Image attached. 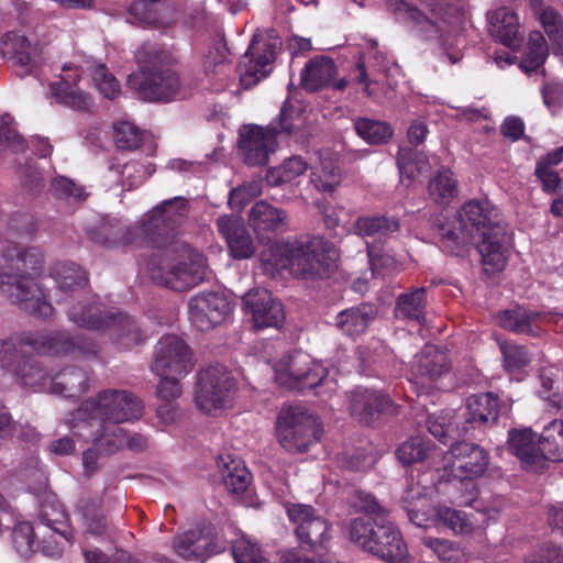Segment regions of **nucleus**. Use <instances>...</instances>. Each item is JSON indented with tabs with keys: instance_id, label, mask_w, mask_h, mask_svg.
Segmentation results:
<instances>
[{
	"instance_id": "obj_1",
	"label": "nucleus",
	"mask_w": 563,
	"mask_h": 563,
	"mask_svg": "<svg viewBox=\"0 0 563 563\" xmlns=\"http://www.w3.org/2000/svg\"><path fill=\"white\" fill-rule=\"evenodd\" d=\"M457 227L442 233V244L450 253L460 254L478 234L476 243L484 269L488 274L501 271L507 263L505 230L498 209L487 199H472L457 212Z\"/></svg>"
},
{
	"instance_id": "obj_2",
	"label": "nucleus",
	"mask_w": 563,
	"mask_h": 563,
	"mask_svg": "<svg viewBox=\"0 0 563 563\" xmlns=\"http://www.w3.org/2000/svg\"><path fill=\"white\" fill-rule=\"evenodd\" d=\"M338 257L335 246L322 236L294 244L275 241L261 253L262 264L272 276L288 271L294 277L305 280L328 278L335 268Z\"/></svg>"
},
{
	"instance_id": "obj_3",
	"label": "nucleus",
	"mask_w": 563,
	"mask_h": 563,
	"mask_svg": "<svg viewBox=\"0 0 563 563\" xmlns=\"http://www.w3.org/2000/svg\"><path fill=\"white\" fill-rule=\"evenodd\" d=\"M45 256L36 246L9 245L1 256V264L10 275L9 297L22 310L38 318H48L54 308L36 283L44 268Z\"/></svg>"
},
{
	"instance_id": "obj_4",
	"label": "nucleus",
	"mask_w": 563,
	"mask_h": 563,
	"mask_svg": "<svg viewBox=\"0 0 563 563\" xmlns=\"http://www.w3.org/2000/svg\"><path fill=\"white\" fill-rule=\"evenodd\" d=\"M59 80L49 84V96L58 103L77 110H88L92 98L77 86L82 74L90 76L95 87L104 98L113 100L121 87L107 66L96 59H85L80 65L65 64Z\"/></svg>"
},
{
	"instance_id": "obj_5",
	"label": "nucleus",
	"mask_w": 563,
	"mask_h": 563,
	"mask_svg": "<svg viewBox=\"0 0 563 563\" xmlns=\"http://www.w3.org/2000/svg\"><path fill=\"white\" fill-rule=\"evenodd\" d=\"M152 280L174 291H188L207 277L205 256L186 245L172 247L154 254L147 263Z\"/></svg>"
},
{
	"instance_id": "obj_6",
	"label": "nucleus",
	"mask_w": 563,
	"mask_h": 563,
	"mask_svg": "<svg viewBox=\"0 0 563 563\" xmlns=\"http://www.w3.org/2000/svg\"><path fill=\"white\" fill-rule=\"evenodd\" d=\"M188 201L184 197H175L163 201L150 211L140 222L130 228H121L118 222L103 224L101 233L104 244H142L155 242L156 236L173 231L187 217Z\"/></svg>"
},
{
	"instance_id": "obj_7",
	"label": "nucleus",
	"mask_w": 563,
	"mask_h": 563,
	"mask_svg": "<svg viewBox=\"0 0 563 563\" xmlns=\"http://www.w3.org/2000/svg\"><path fill=\"white\" fill-rule=\"evenodd\" d=\"M143 402L128 390L107 389L87 399L68 421L71 428L92 426V422L123 423L143 416Z\"/></svg>"
},
{
	"instance_id": "obj_8",
	"label": "nucleus",
	"mask_w": 563,
	"mask_h": 563,
	"mask_svg": "<svg viewBox=\"0 0 563 563\" xmlns=\"http://www.w3.org/2000/svg\"><path fill=\"white\" fill-rule=\"evenodd\" d=\"M437 9L432 0H402L397 5V14L412 23L416 32L426 40L441 41L443 57L451 64L460 60L459 52H449L446 44L459 22L455 10Z\"/></svg>"
},
{
	"instance_id": "obj_9",
	"label": "nucleus",
	"mask_w": 563,
	"mask_h": 563,
	"mask_svg": "<svg viewBox=\"0 0 563 563\" xmlns=\"http://www.w3.org/2000/svg\"><path fill=\"white\" fill-rule=\"evenodd\" d=\"M350 539L364 551L389 563H396L408 554L400 531L393 522L382 518L379 521L364 516L351 521Z\"/></svg>"
},
{
	"instance_id": "obj_10",
	"label": "nucleus",
	"mask_w": 563,
	"mask_h": 563,
	"mask_svg": "<svg viewBox=\"0 0 563 563\" xmlns=\"http://www.w3.org/2000/svg\"><path fill=\"white\" fill-rule=\"evenodd\" d=\"M236 393V380L221 364L206 367L198 374L195 402L199 410L218 415L231 408Z\"/></svg>"
},
{
	"instance_id": "obj_11",
	"label": "nucleus",
	"mask_w": 563,
	"mask_h": 563,
	"mask_svg": "<svg viewBox=\"0 0 563 563\" xmlns=\"http://www.w3.org/2000/svg\"><path fill=\"white\" fill-rule=\"evenodd\" d=\"M278 443L290 453H303L321 438L318 418L303 407L283 408L276 421Z\"/></svg>"
},
{
	"instance_id": "obj_12",
	"label": "nucleus",
	"mask_w": 563,
	"mask_h": 563,
	"mask_svg": "<svg viewBox=\"0 0 563 563\" xmlns=\"http://www.w3.org/2000/svg\"><path fill=\"white\" fill-rule=\"evenodd\" d=\"M291 115L286 107L280 111L279 130L276 125L267 128L258 125H245L240 130L239 151L243 161L250 166H263L267 164L269 155L277 147L276 136L279 132L291 134L294 125Z\"/></svg>"
},
{
	"instance_id": "obj_13",
	"label": "nucleus",
	"mask_w": 563,
	"mask_h": 563,
	"mask_svg": "<svg viewBox=\"0 0 563 563\" xmlns=\"http://www.w3.org/2000/svg\"><path fill=\"white\" fill-rule=\"evenodd\" d=\"M68 318L76 325L86 329L110 328L126 347L142 341V333L135 322L123 313L102 316L99 307L78 302L68 310Z\"/></svg>"
},
{
	"instance_id": "obj_14",
	"label": "nucleus",
	"mask_w": 563,
	"mask_h": 563,
	"mask_svg": "<svg viewBox=\"0 0 563 563\" xmlns=\"http://www.w3.org/2000/svg\"><path fill=\"white\" fill-rule=\"evenodd\" d=\"M280 40L273 31L258 32L254 35L249 49L240 64V80L244 88L255 86L272 71L276 49Z\"/></svg>"
},
{
	"instance_id": "obj_15",
	"label": "nucleus",
	"mask_w": 563,
	"mask_h": 563,
	"mask_svg": "<svg viewBox=\"0 0 563 563\" xmlns=\"http://www.w3.org/2000/svg\"><path fill=\"white\" fill-rule=\"evenodd\" d=\"M325 376V368L301 351L284 356L275 366L277 383L290 389L313 388L321 384Z\"/></svg>"
},
{
	"instance_id": "obj_16",
	"label": "nucleus",
	"mask_w": 563,
	"mask_h": 563,
	"mask_svg": "<svg viewBox=\"0 0 563 563\" xmlns=\"http://www.w3.org/2000/svg\"><path fill=\"white\" fill-rule=\"evenodd\" d=\"M129 86L146 101H170L183 95L179 76L172 69H151L130 75Z\"/></svg>"
},
{
	"instance_id": "obj_17",
	"label": "nucleus",
	"mask_w": 563,
	"mask_h": 563,
	"mask_svg": "<svg viewBox=\"0 0 563 563\" xmlns=\"http://www.w3.org/2000/svg\"><path fill=\"white\" fill-rule=\"evenodd\" d=\"M36 536L47 542L46 537H54V544L44 545V555L59 556L64 548L73 540V530L63 506L56 501H45L41 506Z\"/></svg>"
},
{
	"instance_id": "obj_18",
	"label": "nucleus",
	"mask_w": 563,
	"mask_h": 563,
	"mask_svg": "<svg viewBox=\"0 0 563 563\" xmlns=\"http://www.w3.org/2000/svg\"><path fill=\"white\" fill-rule=\"evenodd\" d=\"M446 355L434 345H426L415 356L411 385L418 397L428 396L439 389L440 378L448 373Z\"/></svg>"
},
{
	"instance_id": "obj_19",
	"label": "nucleus",
	"mask_w": 563,
	"mask_h": 563,
	"mask_svg": "<svg viewBox=\"0 0 563 563\" xmlns=\"http://www.w3.org/2000/svg\"><path fill=\"white\" fill-rule=\"evenodd\" d=\"M188 345L176 335L163 336L156 344L152 371L158 376H185L192 368Z\"/></svg>"
},
{
	"instance_id": "obj_20",
	"label": "nucleus",
	"mask_w": 563,
	"mask_h": 563,
	"mask_svg": "<svg viewBox=\"0 0 563 563\" xmlns=\"http://www.w3.org/2000/svg\"><path fill=\"white\" fill-rule=\"evenodd\" d=\"M289 519L296 525L298 540L312 551L323 548L330 540V523L311 506L295 504L287 508Z\"/></svg>"
},
{
	"instance_id": "obj_21",
	"label": "nucleus",
	"mask_w": 563,
	"mask_h": 563,
	"mask_svg": "<svg viewBox=\"0 0 563 563\" xmlns=\"http://www.w3.org/2000/svg\"><path fill=\"white\" fill-rule=\"evenodd\" d=\"M188 309L191 324L200 331H209L221 324L232 310L228 298L218 291L192 296Z\"/></svg>"
},
{
	"instance_id": "obj_22",
	"label": "nucleus",
	"mask_w": 563,
	"mask_h": 563,
	"mask_svg": "<svg viewBox=\"0 0 563 563\" xmlns=\"http://www.w3.org/2000/svg\"><path fill=\"white\" fill-rule=\"evenodd\" d=\"M243 306L257 329H279L285 322L283 303L265 288L249 290L243 296Z\"/></svg>"
},
{
	"instance_id": "obj_23",
	"label": "nucleus",
	"mask_w": 563,
	"mask_h": 563,
	"mask_svg": "<svg viewBox=\"0 0 563 563\" xmlns=\"http://www.w3.org/2000/svg\"><path fill=\"white\" fill-rule=\"evenodd\" d=\"M223 549L210 531L199 528L178 533L172 540L173 553L185 561L205 562Z\"/></svg>"
},
{
	"instance_id": "obj_24",
	"label": "nucleus",
	"mask_w": 563,
	"mask_h": 563,
	"mask_svg": "<svg viewBox=\"0 0 563 563\" xmlns=\"http://www.w3.org/2000/svg\"><path fill=\"white\" fill-rule=\"evenodd\" d=\"M449 455L452 457L450 473L459 481L479 477L488 466L487 452L471 442L451 444Z\"/></svg>"
},
{
	"instance_id": "obj_25",
	"label": "nucleus",
	"mask_w": 563,
	"mask_h": 563,
	"mask_svg": "<svg viewBox=\"0 0 563 563\" xmlns=\"http://www.w3.org/2000/svg\"><path fill=\"white\" fill-rule=\"evenodd\" d=\"M349 409L363 424L374 423L383 413H396V407L388 396L361 387L349 394Z\"/></svg>"
},
{
	"instance_id": "obj_26",
	"label": "nucleus",
	"mask_w": 563,
	"mask_h": 563,
	"mask_svg": "<svg viewBox=\"0 0 563 563\" xmlns=\"http://www.w3.org/2000/svg\"><path fill=\"white\" fill-rule=\"evenodd\" d=\"M218 232L227 241L231 255L238 260L249 258L255 247L243 220L233 214H224L216 221Z\"/></svg>"
},
{
	"instance_id": "obj_27",
	"label": "nucleus",
	"mask_w": 563,
	"mask_h": 563,
	"mask_svg": "<svg viewBox=\"0 0 563 563\" xmlns=\"http://www.w3.org/2000/svg\"><path fill=\"white\" fill-rule=\"evenodd\" d=\"M508 446L509 451L520 460L527 471L541 472L544 470L539 437L537 438L531 429L509 431Z\"/></svg>"
},
{
	"instance_id": "obj_28",
	"label": "nucleus",
	"mask_w": 563,
	"mask_h": 563,
	"mask_svg": "<svg viewBox=\"0 0 563 563\" xmlns=\"http://www.w3.org/2000/svg\"><path fill=\"white\" fill-rule=\"evenodd\" d=\"M499 413V400L493 393L473 395L467 398L463 413L462 430L464 435L475 428L494 423Z\"/></svg>"
},
{
	"instance_id": "obj_29",
	"label": "nucleus",
	"mask_w": 563,
	"mask_h": 563,
	"mask_svg": "<svg viewBox=\"0 0 563 563\" xmlns=\"http://www.w3.org/2000/svg\"><path fill=\"white\" fill-rule=\"evenodd\" d=\"M247 221L258 236L265 233H282L289 227L287 211L265 200H258L253 205L249 211Z\"/></svg>"
},
{
	"instance_id": "obj_30",
	"label": "nucleus",
	"mask_w": 563,
	"mask_h": 563,
	"mask_svg": "<svg viewBox=\"0 0 563 563\" xmlns=\"http://www.w3.org/2000/svg\"><path fill=\"white\" fill-rule=\"evenodd\" d=\"M0 49L5 59L27 70L36 67L42 59V49L38 45L32 44L24 35L16 32L3 34Z\"/></svg>"
},
{
	"instance_id": "obj_31",
	"label": "nucleus",
	"mask_w": 563,
	"mask_h": 563,
	"mask_svg": "<svg viewBox=\"0 0 563 563\" xmlns=\"http://www.w3.org/2000/svg\"><path fill=\"white\" fill-rule=\"evenodd\" d=\"M22 342L35 352L48 355H68L77 349L82 350L77 342L63 332L30 333L23 336Z\"/></svg>"
},
{
	"instance_id": "obj_32",
	"label": "nucleus",
	"mask_w": 563,
	"mask_h": 563,
	"mask_svg": "<svg viewBox=\"0 0 563 563\" xmlns=\"http://www.w3.org/2000/svg\"><path fill=\"white\" fill-rule=\"evenodd\" d=\"M490 34L506 46L516 48L521 43L517 14L509 8H499L490 15Z\"/></svg>"
},
{
	"instance_id": "obj_33",
	"label": "nucleus",
	"mask_w": 563,
	"mask_h": 563,
	"mask_svg": "<svg viewBox=\"0 0 563 563\" xmlns=\"http://www.w3.org/2000/svg\"><path fill=\"white\" fill-rule=\"evenodd\" d=\"M338 73L332 58L316 56L307 62L301 71V85L308 91H317L329 86Z\"/></svg>"
},
{
	"instance_id": "obj_34",
	"label": "nucleus",
	"mask_w": 563,
	"mask_h": 563,
	"mask_svg": "<svg viewBox=\"0 0 563 563\" xmlns=\"http://www.w3.org/2000/svg\"><path fill=\"white\" fill-rule=\"evenodd\" d=\"M542 314L538 311H530L518 307L516 309L506 310L498 316L499 324L509 331L518 334L539 335L541 329Z\"/></svg>"
},
{
	"instance_id": "obj_35",
	"label": "nucleus",
	"mask_w": 563,
	"mask_h": 563,
	"mask_svg": "<svg viewBox=\"0 0 563 563\" xmlns=\"http://www.w3.org/2000/svg\"><path fill=\"white\" fill-rule=\"evenodd\" d=\"M51 276L57 287V301H63L69 292L84 287L87 283L86 273L74 263L58 262L51 268Z\"/></svg>"
},
{
	"instance_id": "obj_36",
	"label": "nucleus",
	"mask_w": 563,
	"mask_h": 563,
	"mask_svg": "<svg viewBox=\"0 0 563 563\" xmlns=\"http://www.w3.org/2000/svg\"><path fill=\"white\" fill-rule=\"evenodd\" d=\"M155 168L151 164L140 162L114 163L109 167L107 177L115 180L123 189L131 190L153 175Z\"/></svg>"
},
{
	"instance_id": "obj_37",
	"label": "nucleus",
	"mask_w": 563,
	"mask_h": 563,
	"mask_svg": "<svg viewBox=\"0 0 563 563\" xmlns=\"http://www.w3.org/2000/svg\"><path fill=\"white\" fill-rule=\"evenodd\" d=\"M376 313L375 306L369 303L353 307L336 316V327L346 335H357L367 329Z\"/></svg>"
},
{
	"instance_id": "obj_38",
	"label": "nucleus",
	"mask_w": 563,
	"mask_h": 563,
	"mask_svg": "<svg viewBox=\"0 0 563 563\" xmlns=\"http://www.w3.org/2000/svg\"><path fill=\"white\" fill-rule=\"evenodd\" d=\"M81 527L86 534L103 537L109 530V523L104 517L98 498H82L77 506Z\"/></svg>"
},
{
	"instance_id": "obj_39",
	"label": "nucleus",
	"mask_w": 563,
	"mask_h": 563,
	"mask_svg": "<svg viewBox=\"0 0 563 563\" xmlns=\"http://www.w3.org/2000/svg\"><path fill=\"white\" fill-rule=\"evenodd\" d=\"M426 490L419 483H412L402 495L404 508L408 518L417 527L427 526L429 519L430 500Z\"/></svg>"
},
{
	"instance_id": "obj_40",
	"label": "nucleus",
	"mask_w": 563,
	"mask_h": 563,
	"mask_svg": "<svg viewBox=\"0 0 563 563\" xmlns=\"http://www.w3.org/2000/svg\"><path fill=\"white\" fill-rule=\"evenodd\" d=\"M88 389L87 373L78 368H67L52 376L49 393L76 397Z\"/></svg>"
},
{
	"instance_id": "obj_41",
	"label": "nucleus",
	"mask_w": 563,
	"mask_h": 563,
	"mask_svg": "<svg viewBox=\"0 0 563 563\" xmlns=\"http://www.w3.org/2000/svg\"><path fill=\"white\" fill-rule=\"evenodd\" d=\"M353 228L357 235L383 240L397 232L400 225L394 217L373 216L360 217Z\"/></svg>"
},
{
	"instance_id": "obj_42",
	"label": "nucleus",
	"mask_w": 563,
	"mask_h": 563,
	"mask_svg": "<svg viewBox=\"0 0 563 563\" xmlns=\"http://www.w3.org/2000/svg\"><path fill=\"white\" fill-rule=\"evenodd\" d=\"M113 422H92V441L104 452L111 454L125 446L126 431Z\"/></svg>"
},
{
	"instance_id": "obj_43",
	"label": "nucleus",
	"mask_w": 563,
	"mask_h": 563,
	"mask_svg": "<svg viewBox=\"0 0 563 563\" xmlns=\"http://www.w3.org/2000/svg\"><path fill=\"white\" fill-rule=\"evenodd\" d=\"M426 288H416L410 292L401 294L397 298L395 314L398 319L413 320L419 323L426 321Z\"/></svg>"
},
{
	"instance_id": "obj_44",
	"label": "nucleus",
	"mask_w": 563,
	"mask_h": 563,
	"mask_svg": "<svg viewBox=\"0 0 563 563\" xmlns=\"http://www.w3.org/2000/svg\"><path fill=\"white\" fill-rule=\"evenodd\" d=\"M539 444L544 466L548 461H563V421L555 419L545 426L539 435Z\"/></svg>"
},
{
	"instance_id": "obj_45",
	"label": "nucleus",
	"mask_w": 563,
	"mask_h": 563,
	"mask_svg": "<svg viewBox=\"0 0 563 563\" xmlns=\"http://www.w3.org/2000/svg\"><path fill=\"white\" fill-rule=\"evenodd\" d=\"M428 192L438 205H449L457 197V179L450 169H440L429 181Z\"/></svg>"
},
{
	"instance_id": "obj_46",
	"label": "nucleus",
	"mask_w": 563,
	"mask_h": 563,
	"mask_svg": "<svg viewBox=\"0 0 563 563\" xmlns=\"http://www.w3.org/2000/svg\"><path fill=\"white\" fill-rule=\"evenodd\" d=\"M434 518L437 522L443 525L455 534H470L476 523L472 517L463 510L439 506L434 509Z\"/></svg>"
},
{
	"instance_id": "obj_47",
	"label": "nucleus",
	"mask_w": 563,
	"mask_h": 563,
	"mask_svg": "<svg viewBox=\"0 0 563 563\" xmlns=\"http://www.w3.org/2000/svg\"><path fill=\"white\" fill-rule=\"evenodd\" d=\"M355 131L363 141L371 145L385 144L393 136V129L388 123L368 118L357 119Z\"/></svg>"
},
{
	"instance_id": "obj_48",
	"label": "nucleus",
	"mask_w": 563,
	"mask_h": 563,
	"mask_svg": "<svg viewBox=\"0 0 563 563\" xmlns=\"http://www.w3.org/2000/svg\"><path fill=\"white\" fill-rule=\"evenodd\" d=\"M397 163L401 178L415 179L430 169L428 156L412 148H400Z\"/></svg>"
},
{
	"instance_id": "obj_49",
	"label": "nucleus",
	"mask_w": 563,
	"mask_h": 563,
	"mask_svg": "<svg viewBox=\"0 0 563 563\" xmlns=\"http://www.w3.org/2000/svg\"><path fill=\"white\" fill-rule=\"evenodd\" d=\"M531 7L547 34L563 45V20L560 13L551 7L543 5L541 0H531Z\"/></svg>"
},
{
	"instance_id": "obj_50",
	"label": "nucleus",
	"mask_w": 563,
	"mask_h": 563,
	"mask_svg": "<svg viewBox=\"0 0 563 563\" xmlns=\"http://www.w3.org/2000/svg\"><path fill=\"white\" fill-rule=\"evenodd\" d=\"M454 416L453 411L430 415L427 419L429 432L444 443L446 438H454V434H464L460 422L452 421L455 418Z\"/></svg>"
},
{
	"instance_id": "obj_51",
	"label": "nucleus",
	"mask_w": 563,
	"mask_h": 563,
	"mask_svg": "<svg viewBox=\"0 0 563 563\" xmlns=\"http://www.w3.org/2000/svg\"><path fill=\"white\" fill-rule=\"evenodd\" d=\"M308 168V164L300 156H292L285 161L279 167L267 173L266 180L271 186H280L294 181Z\"/></svg>"
},
{
	"instance_id": "obj_52",
	"label": "nucleus",
	"mask_w": 563,
	"mask_h": 563,
	"mask_svg": "<svg viewBox=\"0 0 563 563\" xmlns=\"http://www.w3.org/2000/svg\"><path fill=\"white\" fill-rule=\"evenodd\" d=\"M548 57V45L544 36L539 31L529 35L527 53L521 62L525 71H534L543 65Z\"/></svg>"
},
{
	"instance_id": "obj_53",
	"label": "nucleus",
	"mask_w": 563,
	"mask_h": 563,
	"mask_svg": "<svg viewBox=\"0 0 563 563\" xmlns=\"http://www.w3.org/2000/svg\"><path fill=\"white\" fill-rule=\"evenodd\" d=\"M341 179L340 169L331 162H322L311 173V183L321 192H332Z\"/></svg>"
},
{
	"instance_id": "obj_54",
	"label": "nucleus",
	"mask_w": 563,
	"mask_h": 563,
	"mask_svg": "<svg viewBox=\"0 0 563 563\" xmlns=\"http://www.w3.org/2000/svg\"><path fill=\"white\" fill-rule=\"evenodd\" d=\"M222 479L228 490L232 493H242L247 488L251 475L241 462L232 460L230 463L224 465Z\"/></svg>"
},
{
	"instance_id": "obj_55",
	"label": "nucleus",
	"mask_w": 563,
	"mask_h": 563,
	"mask_svg": "<svg viewBox=\"0 0 563 563\" xmlns=\"http://www.w3.org/2000/svg\"><path fill=\"white\" fill-rule=\"evenodd\" d=\"M37 538L36 526L33 527L29 522L18 523L12 532L14 548L23 558H29L36 551L37 542H35V539Z\"/></svg>"
},
{
	"instance_id": "obj_56",
	"label": "nucleus",
	"mask_w": 563,
	"mask_h": 563,
	"mask_svg": "<svg viewBox=\"0 0 563 563\" xmlns=\"http://www.w3.org/2000/svg\"><path fill=\"white\" fill-rule=\"evenodd\" d=\"M430 451V442L420 437L410 438L397 450V456L404 464H413L427 459Z\"/></svg>"
},
{
	"instance_id": "obj_57",
	"label": "nucleus",
	"mask_w": 563,
	"mask_h": 563,
	"mask_svg": "<svg viewBox=\"0 0 563 563\" xmlns=\"http://www.w3.org/2000/svg\"><path fill=\"white\" fill-rule=\"evenodd\" d=\"M421 543L424 549L431 551L439 560L443 562H454L460 558L461 554L459 545L448 539L426 536L422 537Z\"/></svg>"
},
{
	"instance_id": "obj_58",
	"label": "nucleus",
	"mask_w": 563,
	"mask_h": 563,
	"mask_svg": "<svg viewBox=\"0 0 563 563\" xmlns=\"http://www.w3.org/2000/svg\"><path fill=\"white\" fill-rule=\"evenodd\" d=\"M16 375L21 382L31 387L41 390L49 391V382L52 376H48L38 365L31 361H24L19 365Z\"/></svg>"
},
{
	"instance_id": "obj_59",
	"label": "nucleus",
	"mask_w": 563,
	"mask_h": 563,
	"mask_svg": "<svg viewBox=\"0 0 563 563\" xmlns=\"http://www.w3.org/2000/svg\"><path fill=\"white\" fill-rule=\"evenodd\" d=\"M507 372H516L529 365L531 356L525 346L511 342L499 343Z\"/></svg>"
},
{
	"instance_id": "obj_60",
	"label": "nucleus",
	"mask_w": 563,
	"mask_h": 563,
	"mask_svg": "<svg viewBox=\"0 0 563 563\" xmlns=\"http://www.w3.org/2000/svg\"><path fill=\"white\" fill-rule=\"evenodd\" d=\"M113 139L118 147L122 150L137 148L143 141V132L131 122L122 121L113 126Z\"/></svg>"
},
{
	"instance_id": "obj_61",
	"label": "nucleus",
	"mask_w": 563,
	"mask_h": 563,
	"mask_svg": "<svg viewBox=\"0 0 563 563\" xmlns=\"http://www.w3.org/2000/svg\"><path fill=\"white\" fill-rule=\"evenodd\" d=\"M232 551L236 563H268L257 544L245 536L233 542Z\"/></svg>"
},
{
	"instance_id": "obj_62",
	"label": "nucleus",
	"mask_w": 563,
	"mask_h": 563,
	"mask_svg": "<svg viewBox=\"0 0 563 563\" xmlns=\"http://www.w3.org/2000/svg\"><path fill=\"white\" fill-rule=\"evenodd\" d=\"M10 148L13 152H22L25 141L10 126V117L0 115V152Z\"/></svg>"
},
{
	"instance_id": "obj_63",
	"label": "nucleus",
	"mask_w": 563,
	"mask_h": 563,
	"mask_svg": "<svg viewBox=\"0 0 563 563\" xmlns=\"http://www.w3.org/2000/svg\"><path fill=\"white\" fill-rule=\"evenodd\" d=\"M262 194V181L258 179H253L246 181L234 188L230 194V205L232 207H243L251 199L260 196Z\"/></svg>"
},
{
	"instance_id": "obj_64",
	"label": "nucleus",
	"mask_w": 563,
	"mask_h": 563,
	"mask_svg": "<svg viewBox=\"0 0 563 563\" xmlns=\"http://www.w3.org/2000/svg\"><path fill=\"white\" fill-rule=\"evenodd\" d=\"M525 563H563V547L545 543L527 556Z\"/></svg>"
}]
</instances>
